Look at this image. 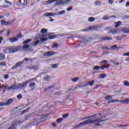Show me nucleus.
<instances>
[{
  "mask_svg": "<svg viewBox=\"0 0 129 129\" xmlns=\"http://www.w3.org/2000/svg\"><path fill=\"white\" fill-rule=\"evenodd\" d=\"M101 116L99 114H95L91 116H89L87 117V118L91 119H89L80 123L75 127V128H79V127H82L83 125H86V124H89L90 123H93L95 125H96L97 126H100V125H101L100 122L102 121V120H101V119L100 118L97 119H95L98 118V117H100Z\"/></svg>",
  "mask_w": 129,
  "mask_h": 129,
  "instance_id": "nucleus-1",
  "label": "nucleus"
},
{
  "mask_svg": "<svg viewBox=\"0 0 129 129\" xmlns=\"http://www.w3.org/2000/svg\"><path fill=\"white\" fill-rule=\"evenodd\" d=\"M101 116L99 114H95L91 116H89L87 117V118L91 119H89L80 123L75 127V128H79V127H82L83 125H86V124H89L90 123H93L95 125H96L97 126H100V125H101L100 122L102 121V120H101V119L100 118L97 119H95L98 118V117H100Z\"/></svg>",
  "mask_w": 129,
  "mask_h": 129,
  "instance_id": "nucleus-2",
  "label": "nucleus"
},
{
  "mask_svg": "<svg viewBox=\"0 0 129 129\" xmlns=\"http://www.w3.org/2000/svg\"><path fill=\"white\" fill-rule=\"evenodd\" d=\"M35 40H36L34 42L33 45L34 46H37L40 43V41L42 43L48 41V37H47V35L39 34L35 37Z\"/></svg>",
  "mask_w": 129,
  "mask_h": 129,
  "instance_id": "nucleus-3",
  "label": "nucleus"
},
{
  "mask_svg": "<svg viewBox=\"0 0 129 129\" xmlns=\"http://www.w3.org/2000/svg\"><path fill=\"white\" fill-rule=\"evenodd\" d=\"M55 2L57 5H67V4L71 3V0H48L43 2V5H51Z\"/></svg>",
  "mask_w": 129,
  "mask_h": 129,
  "instance_id": "nucleus-4",
  "label": "nucleus"
},
{
  "mask_svg": "<svg viewBox=\"0 0 129 129\" xmlns=\"http://www.w3.org/2000/svg\"><path fill=\"white\" fill-rule=\"evenodd\" d=\"M33 79H30L26 82H24L23 84H18L17 85H14L10 87V90H15V89H19V88H23L24 86H26L29 82L32 81Z\"/></svg>",
  "mask_w": 129,
  "mask_h": 129,
  "instance_id": "nucleus-5",
  "label": "nucleus"
},
{
  "mask_svg": "<svg viewBox=\"0 0 129 129\" xmlns=\"http://www.w3.org/2000/svg\"><path fill=\"white\" fill-rule=\"evenodd\" d=\"M19 51V48L14 47L12 48L6 47L4 49V53L5 54H9L10 53H15V52H18Z\"/></svg>",
  "mask_w": 129,
  "mask_h": 129,
  "instance_id": "nucleus-6",
  "label": "nucleus"
},
{
  "mask_svg": "<svg viewBox=\"0 0 129 129\" xmlns=\"http://www.w3.org/2000/svg\"><path fill=\"white\" fill-rule=\"evenodd\" d=\"M99 28L98 26L95 25V26H92L89 27V28H87L83 30L84 32H87L89 31V30H92L93 31H97V28Z\"/></svg>",
  "mask_w": 129,
  "mask_h": 129,
  "instance_id": "nucleus-7",
  "label": "nucleus"
},
{
  "mask_svg": "<svg viewBox=\"0 0 129 129\" xmlns=\"http://www.w3.org/2000/svg\"><path fill=\"white\" fill-rule=\"evenodd\" d=\"M44 16L45 17H54V16H58V14L57 13H54L53 14V13H46L44 14Z\"/></svg>",
  "mask_w": 129,
  "mask_h": 129,
  "instance_id": "nucleus-8",
  "label": "nucleus"
},
{
  "mask_svg": "<svg viewBox=\"0 0 129 129\" xmlns=\"http://www.w3.org/2000/svg\"><path fill=\"white\" fill-rule=\"evenodd\" d=\"M1 22L2 26H8V25H11L12 24V22H6L5 20H2Z\"/></svg>",
  "mask_w": 129,
  "mask_h": 129,
  "instance_id": "nucleus-9",
  "label": "nucleus"
},
{
  "mask_svg": "<svg viewBox=\"0 0 129 129\" xmlns=\"http://www.w3.org/2000/svg\"><path fill=\"white\" fill-rule=\"evenodd\" d=\"M55 54V52L53 51H48L46 53H44V56H52V55H54Z\"/></svg>",
  "mask_w": 129,
  "mask_h": 129,
  "instance_id": "nucleus-10",
  "label": "nucleus"
},
{
  "mask_svg": "<svg viewBox=\"0 0 129 129\" xmlns=\"http://www.w3.org/2000/svg\"><path fill=\"white\" fill-rule=\"evenodd\" d=\"M104 40H108L109 41H111V40H112V37H111V36H106L105 37H102L101 38V41H104Z\"/></svg>",
  "mask_w": 129,
  "mask_h": 129,
  "instance_id": "nucleus-11",
  "label": "nucleus"
},
{
  "mask_svg": "<svg viewBox=\"0 0 129 129\" xmlns=\"http://www.w3.org/2000/svg\"><path fill=\"white\" fill-rule=\"evenodd\" d=\"M18 37H14V38H9V41L11 43H14V42H17L18 41Z\"/></svg>",
  "mask_w": 129,
  "mask_h": 129,
  "instance_id": "nucleus-12",
  "label": "nucleus"
},
{
  "mask_svg": "<svg viewBox=\"0 0 129 129\" xmlns=\"http://www.w3.org/2000/svg\"><path fill=\"white\" fill-rule=\"evenodd\" d=\"M13 101H14V100L13 99H9L6 103H5V105H10Z\"/></svg>",
  "mask_w": 129,
  "mask_h": 129,
  "instance_id": "nucleus-13",
  "label": "nucleus"
},
{
  "mask_svg": "<svg viewBox=\"0 0 129 129\" xmlns=\"http://www.w3.org/2000/svg\"><path fill=\"white\" fill-rule=\"evenodd\" d=\"M94 83V80H92V81H88V83L85 85V86H92L93 84Z\"/></svg>",
  "mask_w": 129,
  "mask_h": 129,
  "instance_id": "nucleus-14",
  "label": "nucleus"
},
{
  "mask_svg": "<svg viewBox=\"0 0 129 129\" xmlns=\"http://www.w3.org/2000/svg\"><path fill=\"white\" fill-rule=\"evenodd\" d=\"M119 102H123L124 103H126V104H128L129 103V99H125L122 101H120Z\"/></svg>",
  "mask_w": 129,
  "mask_h": 129,
  "instance_id": "nucleus-15",
  "label": "nucleus"
},
{
  "mask_svg": "<svg viewBox=\"0 0 129 129\" xmlns=\"http://www.w3.org/2000/svg\"><path fill=\"white\" fill-rule=\"evenodd\" d=\"M29 69H31V70H38V67L32 66V67H29Z\"/></svg>",
  "mask_w": 129,
  "mask_h": 129,
  "instance_id": "nucleus-16",
  "label": "nucleus"
},
{
  "mask_svg": "<svg viewBox=\"0 0 129 129\" xmlns=\"http://www.w3.org/2000/svg\"><path fill=\"white\" fill-rule=\"evenodd\" d=\"M119 100L114 99L108 102V103H116V102H119Z\"/></svg>",
  "mask_w": 129,
  "mask_h": 129,
  "instance_id": "nucleus-17",
  "label": "nucleus"
},
{
  "mask_svg": "<svg viewBox=\"0 0 129 129\" xmlns=\"http://www.w3.org/2000/svg\"><path fill=\"white\" fill-rule=\"evenodd\" d=\"M110 18H113V16H110V17H107V16H104L103 17V18H102V20H104L105 21H107V20H109L110 19Z\"/></svg>",
  "mask_w": 129,
  "mask_h": 129,
  "instance_id": "nucleus-18",
  "label": "nucleus"
},
{
  "mask_svg": "<svg viewBox=\"0 0 129 129\" xmlns=\"http://www.w3.org/2000/svg\"><path fill=\"white\" fill-rule=\"evenodd\" d=\"M99 78H100V79H103L104 78H105V77H106V74H101L99 76Z\"/></svg>",
  "mask_w": 129,
  "mask_h": 129,
  "instance_id": "nucleus-19",
  "label": "nucleus"
},
{
  "mask_svg": "<svg viewBox=\"0 0 129 129\" xmlns=\"http://www.w3.org/2000/svg\"><path fill=\"white\" fill-rule=\"evenodd\" d=\"M28 48H30V45L27 44H25L23 47V49H24V50L25 51L28 50Z\"/></svg>",
  "mask_w": 129,
  "mask_h": 129,
  "instance_id": "nucleus-20",
  "label": "nucleus"
},
{
  "mask_svg": "<svg viewBox=\"0 0 129 129\" xmlns=\"http://www.w3.org/2000/svg\"><path fill=\"white\" fill-rule=\"evenodd\" d=\"M22 64H23L22 62H17L16 64V66H14L13 68H16V67H19V66H21V65H22Z\"/></svg>",
  "mask_w": 129,
  "mask_h": 129,
  "instance_id": "nucleus-21",
  "label": "nucleus"
},
{
  "mask_svg": "<svg viewBox=\"0 0 129 129\" xmlns=\"http://www.w3.org/2000/svg\"><path fill=\"white\" fill-rule=\"evenodd\" d=\"M47 32H48V29H47L43 28L41 30V33H42V34H45L47 33Z\"/></svg>",
  "mask_w": 129,
  "mask_h": 129,
  "instance_id": "nucleus-22",
  "label": "nucleus"
},
{
  "mask_svg": "<svg viewBox=\"0 0 129 129\" xmlns=\"http://www.w3.org/2000/svg\"><path fill=\"white\" fill-rule=\"evenodd\" d=\"M78 80H79V77H76L72 79V81H73V82H77Z\"/></svg>",
  "mask_w": 129,
  "mask_h": 129,
  "instance_id": "nucleus-23",
  "label": "nucleus"
},
{
  "mask_svg": "<svg viewBox=\"0 0 129 129\" xmlns=\"http://www.w3.org/2000/svg\"><path fill=\"white\" fill-rule=\"evenodd\" d=\"M109 66L107 65V64H104V66H102L101 67V69L102 70H104V69L109 68Z\"/></svg>",
  "mask_w": 129,
  "mask_h": 129,
  "instance_id": "nucleus-24",
  "label": "nucleus"
},
{
  "mask_svg": "<svg viewBox=\"0 0 129 129\" xmlns=\"http://www.w3.org/2000/svg\"><path fill=\"white\" fill-rule=\"evenodd\" d=\"M88 21L89 22H94V21H95V18H94V17H90L88 19Z\"/></svg>",
  "mask_w": 129,
  "mask_h": 129,
  "instance_id": "nucleus-25",
  "label": "nucleus"
},
{
  "mask_svg": "<svg viewBox=\"0 0 129 129\" xmlns=\"http://www.w3.org/2000/svg\"><path fill=\"white\" fill-rule=\"evenodd\" d=\"M105 99L107 100H109L110 99H112V96L107 95L105 97Z\"/></svg>",
  "mask_w": 129,
  "mask_h": 129,
  "instance_id": "nucleus-26",
  "label": "nucleus"
},
{
  "mask_svg": "<svg viewBox=\"0 0 129 129\" xmlns=\"http://www.w3.org/2000/svg\"><path fill=\"white\" fill-rule=\"evenodd\" d=\"M31 41H32V39H27L23 42V44H29Z\"/></svg>",
  "mask_w": 129,
  "mask_h": 129,
  "instance_id": "nucleus-27",
  "label": "nucleus"
},
{
  "mask_svg": "<svg viewBox=\"0 0 129 129\" xmlns=\"http://www.w3.org/2000/svg\"><path fill=\"white\" fill-rule=\"evenodd\" d=\"M116 25H115V28H118L119 26H120V24H121V22L118 21L117 23H116Z\"/></svg>",
  "mask_w": 129,
  "mask_h": 129,
  "instance_id": "nucleus-28",
  "label": "nucleus"
},
{
  "mask_svg": "<svg viewBox=\"0 0 129 129\" xmlns=\"http://www.w3.org/2000/svg\"><path fill=\"white\" fill-rule=\"evenodd\" d=\"M118 32H119V30L117 29V30H113L111 32V33L112 34H117V33H118Z\"/></svg>",
  "mask_w": 129,
  "mask_h": 129,
  "instance_id": "nucleus-29",
  "label": "nucleus"
},
{
  "mask_svg": "<svg viewBox=\"0 0 129 129\" xmlns=\"http://www.w3.org/2000/svg\"><path fill=\"white\" fill-rule=\"evenodd\" d=\"M123 83L125 86H129V82L127 81H124Z\"/></svg>",
  "mask_w": 129,
  "mask_h": 129,
  "instance_id": "nucleus-30",
  "label": "nucleus"
},
{
  "mask_svg": "<svg viewBox=\"0 0 129 129\" xmlns=\"http://www.w3.org/2000/svg\"><path fill=\"white\" fill-rule=\"evenodd\" d=\"M5 54L0 53V60H4L5 59Z\"/></svg>",
  "mask_w": 129,
  "mask_h": 129,
  "instance_id": "nucleus-31",
  "label": "nucleus"
},
{
  "mask_svg": "<svg viewBox=\"0 0 129 129\" xmlns=\"http://www.w3.org/2000/svg\"><path fill=\"white\" fill-rule=\"evenodd\" d=\"M123 33H128V28H124L122 30Z\"/></svg>",
  "mask_w": 129,
  "mask_h": 129,
  "instance_id": "nucleus-32",
  "label": "nucleus"
},
{
  "mask_svg": "<svg viewBox=\"0 0 129 129\" xmlns=\"http://www.w3.org/2000/svg\"><path fill=\"white\" fill-rule=\"evenodd\" d=\"M93 69L94 70H99V69H100V67L98 66H96L94 67Z\"/></svg>",
  "mask_w": 129,
  "mask_h": 129,
  "instance_id": "nucleus-33",
  "label": "nucleus"
},
{
  "mask_svg": "<svg viewBox=\"0 0 129 129\" xmlns=\"http://www.w3.org/2000/svg\"><path fill=\"white\" fill-rule=\"evenodd\" d=\"M111 49H112V50H117V45H113V46H111Z\"/></svg>",
  "mask_w": 129,
  "mask_h": 129,
  "instance_id": "nucleus-34",
  "label": "nucleus"
},
{
  "mask_svg": "<svg viewBox=\"0 0 129 129\" xmlns=\"http://www.w3.org/2000/svg\"><path fill=\"white\" fill-rule=\"evenodd\" d=\"M53 87H54V85H52L51 86H49L48 88H46L44 89V91H47V90H48V89H51V88H53Z\"/></svg>",
  "mask_w": 129,
  "mask_h": 129,
  "instance_id": "nucleus-35",
  "label": "nucleus"
},
{
  "mask_svg": "<svg viewBox=\"0 0 129 129\" xmlns=\"http://www.w3.org/2000/svg\"><path fill=\"white\" fill-rule=\"evenodd\" d=\"M4 3L7 4V5H8V6H12V3L8 1H5Z\"/></svg>",
  "mask_w": 129,
  "mask_h": 129,
  "instance_id": "nucleus-36",
  "label": "nucleus"
},
{
  "mask_svg": "<svg viewBox=\"0 0 129 129\" xmlns=\"http://www.w3.org/2000/svg\"><path fill=\"white\" fill-rule=\"evenodd\" d=\"M4 88H5V89H8V90H10V87H9V85H6L4 86Z\"/></svg>",
  "mask_w": 129,
  "mask_h": 129,
  "instance_id": "nucleus-37",
  "label": "nucleus"
},
{
  "mask_svg": "<svg viewBox=\"0 0 129 129\" xmlns=\"http://www.w3.org/2000/svg\"><path fill=\"white\" fill-rule=\"evenodd\" d=\"M55 38H56V35H51L48 37V39L52 40L53 39H55Z\"/></svg>",
  "mask_w": 129,
  "mask_h": 129,
  "instance_id": "nucleus-38",
  "label": "nucleus"
},
{
  "mask_svg": "<svg viewBox=\"0 0 129 129\" xmlns=\"http://www.w3.org/2000/svg\"><path fill=\"white\" fill-rule=\"evenodd\" d=\"M0 66H7V62L4 61L0 63Z\"/></svg>",
  "mask_w": 129,
  "mask_h": 129,
  "instance_id": "nucleus-39",
  "label": "nucleus"
},
{
  "mask_svg": "<svg viewBox=\"0 0 129 129\" xmlns=\"http://www.w3.org/2000/svg\"><path fill=\"white\" fill-rule=\"evenodd\" d=\"M44 80H45L46 81H49L50 80V77L49 76L45 77Z\"/></svg>",
  "mask_w": 129,
  "mask_h": 129,
  "instance_id": "nucleus-40",
  "label": "nucleus"
},
{
  "mask_svg": "<svg viewBox=\"0 0 129 129\" xmlns=\"http://www.w3.org/2000/svg\"><path fill=\"white\" fill-rule=\"evenodd\" d=\"M35 85H36L35 83H31L29 85V87H31V88H33V87H34V86H35Z\"/></svg>",
  "mask_w": 129,
  "mask_h": 129,
  "instance_id": "nucleus-41",
  "label": "nucleus"
},
{
  "mask_svg": "<svg viewBox=\"0 0 129 129\" xmlns=\"http://www.w3.org/2000/svg\"><path fill=\"white\" fill-rule=\"evenodd\" d=\"M51 67L52 68H54V69H56L58 67V64H53L52 66H51Z\"/></svg>",
  "mask_w": 129,
  "mask_h": 129,
  "instance_id": "nucleus-42",
  "label": "nucleus"
},
{
  "mask_svg": "<svg viewBox=\"0 0 129 129\" xmlns=\"http://www.w3.org/2000/svg\"><path fill=\"white\" fill-rule=\"evenodd\" d=\"M58 44L57 43H54L53 45H52V48H58Z\"/></svg>",
  "mask_w": 129,
  "mask_h": 129,
  "instance_id": "nucleus-43",
  "label": "nucleus"
},
{
  "mask_svg": "<svg viewBox=\"0 0 129 129\" xmlns=\"http://www.w3.org/2000/svg\"><path fill=\"white\" fill-rule=\"evenodd\" d=\"M64 14H65V11H64V10H62V11L58 12V15H64Z\"/></svg>",
  "mask_w": 129,
  "mask_h": 129,
  "instance_id": "nucleus-44",
  "label": "nucleus"
},
{
  "mask_svg": "<svg viewBox=\"0 0 129 129\" xmlns=\"http://www.w3.org/2000/svg\"><path fill=\"white\" fill-rule=\"evenodd\" d=\"M121 39H122V37L121 36H118L116 37L117 41H121Z\"/></svg>",
  "mask_w": 129,
  "mask_h": 129,
  "instance_id": "nucleus-45",
  "label": "nucleus"
},
{
  "mask_svg": "<svg viewBox=\"0 0 129 129\" xmlns=\"http://www.w3.org/2000/svg\"><path fill=\"white\" fill-rule=\"evenodd\" d=\"M17 97L18 99H21V98H23V96L22 95V94H19L18 95H17Z\"/></svg>",
  "mask_w": 129,
  "mask_h": 129,
  "instance_id": "nucleus-46",
  "label": "nucleus"
},
{
  "mask_svg": "<svg viewBox=\"0 0 129 129\" xmlns=\"http://www.w3.org/2000/svg\"><path fill=\"white\" fill-rule=\"evenodd\" d=\"M63 120L62 118H59L58 119H57L56 122H61Z\"/></svg>",
  "mask_w": 129,
  "mask_h": 129,
  "instance_id": "nucleus-47",
  "label": "nucleus"
},
{
  "mask_svg": "<svg viewBox=\"0 0 129 129\" xmlns=\"http://www.w3.org/2000/svg\"><path fill=\"white\" fill-rule=\"evenodd\" d=\"M108 3L109 4V5H112V4L114 3V1L113 0H109Z\"/></svg>",
  "mask_w": 129,
  "mask_h": 129,
  "instance_id": "nucleus-48",
  "label": "nucleus"
},
{
  "mask_svg": "<svg viewBox=\"0 0 129 129\" xmlns=\"http://www.w3.org/2000/svg\"><path fill=\"white\" fill-rule=\"evenodd\" d=\"M95 4L96 6H100L101 5V3H100V1H97L95 3Z\"/></svg>",
  "mask_w": 129,
  "mask_h": 129,
  "instance_id": "nucleus-49",
  "label": "nucleus"
},
{
  "mask_svg": "<svg viewBox=\"0 0 129 129\" xmlns=\"http://www.w3.org/2000/svg\"><path fill=\"white\" fill-rule=\"evenodd\" d=\"M28 4V2L27 1V0H24V3H23V6H27Z\"/></svg>",
  "mask_w": 129,
  "mask_h": 129,
  "instance_id": "nucleus-50",
  "label": "nucleus"
},
{
  "mask_svg": "<svg viewBox=\"0 0 129 129\" xmlns=\"http://www.w3.org/2000/svg\"><path fill=\"white\" fill-rule=\"evenodd\" d=\"M124 47V46L123 45H121L117 47V49H123Z\"/></svg>",
  "mask_w": 129,
  "mask_h": 129,
  "instance_id": "nucleus-51",
  "label": "nucleus"
},
{
  "mask_svg": "<svg viewBox=\"0 0 129 129\" xmlns=\"http://www.w3.org/2000/svg\"><path fill=\"white\" fill-rule=\"evenodd\" d=\"M21 2H20V1L17 2L16 3V6L17 7H20L21 6Z\"/></svg>",
  "mask_w": 129,
  "mask_h": 129,
  "instance_id": "nucleus-52",
  "label": "nucleus"
},
{
  "mask_svg": "<svg viewBox=\"0 0 129 129\" xmlns=\"http://www.w3.org/2000/svg\"><path fill=\"white\" fill-rule=\"evenodd\" d=\"M4 105H6V103L0 102V106H4Z\"/></svg>",
  "mask_w": 129,
  "mask_h": 129,
  "instance_id": "nucleus-53",
  "label": "nucleus"
},
{
  "mask_svg": "<svg viewBox=\"0 0 129 129\" xmlns=\"http://www.w3.org/2000/svg\"><path fill=\"white\" fill-rule=\"evenodd\" d=\"M68 114H64L62 115V117H63V118H66V117H68Z\"/></svg>",
  "mask_w": 129,
  "mask_h": 129,
  "instance_id": "nucleus-54",
  "label": "nucleus"
},
{
  "mask_svg": "<svg viewBox=\"0 0 129 129\" xmlns=\"http://www.w3.org/2000/svg\"><path fill=\"white\" fill-rule=\"evenodd\" d=\"M73 9V7H70V8H68L67 9V11H68V12L71 11Z\"/></svg>",
  "mask_w": 129,
  "mask_h": 129,
  "instance_id": "nucleus-55",
  "label": "nucleus"
},
{
  "mask_svg": "<svg viewBox=\"0 0 129 129\" xmlns=\"http://www.w3.org/2000/svg\"><path fill=\"white\" fill-rule=\"evenodd\" d=\"M123 56H129V52H126V53H124V54H123Z\"/></svg>",
  "mask_w": 129,
  "mask_h": 129,
  "instance_id": "nucleus-56",
  "label": "nucleus"
},
{
  "mask_svg": "<svg viewBox=\"0 0 129 129\" xmlns=\"http://www.w3.org/2000/svg\"><path fill=\"white\" fill-rule=\"evenodd\" d=\"M10 33H11V30L8 29L7 30V36H10Z\"/></svg>",
  "mask_w": 129,
  "mask_h": 129,
  "instance_id": "nucleus-57",
  "label": "nucleus"
},
{
  "mask_svg": "<svg viewBox=\"0 0 129 129\" xmlns=\"http://www.w3.org/2000/svg\"><path fill=\"white\" fill-rule=\"evenodd\" d=\"M18 38H21L22 37V34L21 33H19L17 35Z\"/></svg>",
  "mask_w": 129,
  "mask_h": 129,
  "instance_id": "nucleus-58",
  "label": "nucleus"
},
{
  "mask_svg": "<svg viewBox=\"0 0 129 129\" xmlns=\"http://www.w3.org/2000/svg\"><path fill=\"white\" fill-rule=\"evenodd\" d=\"M5 79H8L9 78V75H5L4 76Z\"/></svg>",
  "mask_w": 129,
  "mask_h": 129,
  "instance_id": "nucleus-59",
  "label": "nucleus"
},
{
  "mask_svg": "<svg viewBox=\"0 0 129 129\" xmlns=\"http://www.w3.org/2000/svg\"><path fill=\"white\" fill-rule=\"evenodd\" d=\"M103 62L105 63V64H107V63H108V61L107 60H103Z\"/></svg>",
  "mask_w": 129,
  "mask_h": 129,
  "instance_id": "nucleus-60",
  "label": "nucleus"
},
{
  "mask_svg": "<svg viewBox=\"0 0 129 129\" xmlns=\"http://www.w3.org/2000/svg\"><path fill=\"white\" fill-rule=\"evenodd\" d=\"M52 126H53V127L56 126V123H55V122H52Z\"/></svg>",
  "mask_w": 129,
  "mask_h": 129,
  "instance_id": "nucleus-61",
  "label": "nucleus"
},
{
  "mask_svg": "<svg viewBox=\"0 0 129 129\" xmlns=\"http://www.w3.org/2000/svg\"><path fill=\"white\" fill-rule=\"evenodd\" d=\"M99 86H101V85H96L95 86V87L94 88V89H97V88H98V87H99Z\"/></svg>",
  "mask_w": 129,
  "mask_h": 129,
  "instance_id": "nucleus-62",
  "label": "nucleus"
},
{
  "mask_svg": "<svg viewBox=\"0 0 129 129\" xmlns=\"http://www.w3.org/2000/svg\"><path fill=\"white\" fill-rule=\"evenodd\" d=\"M3 40H4V38L3 37H0V44H2V42H3Z\"/></svg>",
  "mask_w": 129,
  "mask_h": 129,
  "instance_id": "nucleus-63",
  "label": "nucleus"
},
{
  "mask_svg": "<svg viewBox=\"0 0 129 129\" xmlns=\"http://www.w3.org/2000/svg\"><path fill=\"white\" fill-rule=\"evenodd\" d=\"M125 61L126 62H127V61H129V56L128 57H127L125 59Z\"/></svg>",
  "mask_w": 129,
  "mask_h": 129,
  "instance_id": "nucleus-64",
  "label": "nucleus"
}]
</instances>
